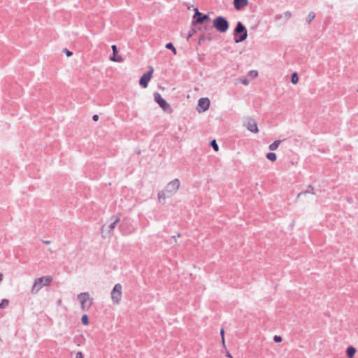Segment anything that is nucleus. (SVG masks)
<instances>
[{"label": "nucleus", "mask_w": 358, "mask_h": 358, "mask_svg": "<svg viewBox=\"0 0 358 358\" xmlns=\"http://www.w3.org/2000/svg\"><path fill=\"white\" fill-rule=\"evenodd\" d=\"M308 193H312V194H314V192H310L309 190H306L304 192H302L299 194H298V197H299L302 194H308Z\"/></svg>", "instance_id": "obj_34"}, {"label": "nucleus", "mask_w": 358, "mask_h": 358, "mask_svg": "<svg viewBox=\"0 0 358 358\" xmlns=\"http://www.w3.org/2000/svg\"><path fill=\"white\" fill-rule=\"evenodd\" d=\"M234 40L238 43L244 41L248 38V31L242 22H238L234 30Z\"/></svg>", "instance_id": "obj_3"}, {"label": "nucleus", "mask_w": 358, "mask_h": 358, "mask_svg": "<svg viewBox=\"0 0 358 358\" xmlns=\"http://www.w3.org/2000/svg\"><path fill=\"white\" fill-rule=\"evenodd\" d=\"M280 143H281V141H280V140H276V141H275L273 143H271V144L269 145V147H268V148H269V149H270L271 150H276V149L278 148V146H279V145L280 144Z\"/></svg>", "instance_id": "obj_16"}, {"label": "nucleus", "mask_w": 358, "mask_h": 358, "mask_svg": "<svg viewBox=\"0 0 358 358\" xmlns=\"http://www.w3.org/2000/svg\"><path fill=\"white\" fill-rule=\"evenodd\" d=\"M266 158L270 161L274 162L276 160V155L274 152H268L266 154Z\"/></svg>", "instance_id": "obj_19"}, {"label": "nucleus", "mask_w": 358, "mask_h": 358, "mask_svg": "<svg viewBox=\"0 0 358 358\" xmlns=\"http://www.w3.org/2000/svg\"><path fill=\"white\" fill-rule=\"evenodd\" d=\"M154 69L153 68H150V69L145 73L139 80V85L143 88H146L148 85V83L150 80Z\"/></svg>", "instance_id": "obj_8"}, {"label": "nucleus", "mask_w": 358, "mask_h": 358, "mask_svg": "<svg viewBox=\"0 0 358 358\" xmlns=\"http://www.w3.org/2000/svg\"><path fill=\"white\" fill-rule=\"evenodd\" d=\"M241 82L244 85H248L249 84V80L246 78H241Z\"/></svg>", "instance_id": "obj_30"}, {"label": "nucleus", "mask_w": 358, "mask_h": 358, "mask_svg": "<svg viewBox=\"0 0 358 358\" xmlns=\"http://www.w3.org/2000/svg\"><path fill=\"white\" fill-rule=\"evenodd\" d=\"M92 120H93L94 121H97V120H99V115H94L92 116Z\"/></svg>", "instance_id": "obj_37"}, {"label": "nucleus", "mask_w": 358, "mask_h": 358, "mask_svg": "<svg viewBox=\"0 0 358 358\" xmlns=\"http://www.w3.org/2000/svg\"><path fill=\"white\" fill-rule=\"evenodd\" d=\"M355 352H356V350L354 347L349 346L347 348L346 354L349 358H352L355 355Z\"/></svg>", "instance_id": "obj_15"}, {"label": "nucleus", "mask_w": 358, "mask_h": 358, "mask_svg": "<svg viewBox=\"0 0 358 358\" xmlns=\"http://www.w3.org/2000/svg\"><path fill=\"white\" fill-rule=\"evenodd\" d=\"M167 49L171 50L174 55L177 54L176 49L174 48L172 43H169L166 45Z\"/></svg>", "instance_id": "obj_21"}, {"label": "nucleus", "mask_w": 358, "mask_h": 358, "mask_svg": "<svg viewBox=\"0 0 358 358\" xmlns=\"http://www.w3.org/2000/svg\"><path fill=\"white\" fill-rule=\"evenodd\" d=\"M213 26L217 31L225 33L229 29V23L225 17L217 16L213 20Z\"/></svg>", "instance_id": "obj_4"}, {"label": "nucleus", "mask_w": 358, "mask_h": 358, "mask_svg": "<svg viewBox=\"0 0 358 358\" xmlns=\"http://www.w3.org/2000/svg\"><path fill=\"white\" fill-rule=\"evenodd\" d=\"M292 16V14L289 11H286L283 14H278L275 16V20L276 21L284 19L285 21L288 20Z\"/></svg>", "instance_id": "obj_14"}, {"label": "nucleus", "mask_w": 358, "mask_h": 358, "mask_svg": "<svg viewBox=\"0 0 358 358\" xmlns=\"http://www.w3.org/2000/svg\"><path fill=\"white\" fill-rule=\"evenodd\" d=\"M227 356L228 357H230V358H231V357H231V354H230V353H229V352H227Z\"/></svg>", "instance_id": "obj_39"}, {"label": "nucleus", "mask_w": 358, "mask_h": 358, "mask_svg": "<svg viewBox=\"0 0 358 358\" xmlns=\"http://www.w3.org/2000/svg\"><path fill=\"white\" fill-rule=\"evenodd\" d=\"M220 334H221V336H222V343L224 344V329H221Z\"/></svg>", "instance_id": "obj_33"}, {"label": "nucleus", "mask_w": 358, "mask_h": 358, "mask_svg": "<svg viewBox=\"0 0 358 358\" xmlns=\"http://www.w3.org/2000/svg\"><path fill=\"white\" fill-rule=\"evenodd\" d=\"M113 52L114 54H116L117 52V46L115 45H113L111 47Z\"/></svg>", "instance_id": "obj_35"}, {"label": "nucleus", "mask_w": 358, "mask_h": 358, "mask_svg": "<svg viewBox=\"0 0 358 358\" xmlns=\"http://www.w3.org/2000/svg\"><path fill=\"white\" fill-rule=\"evenodd\" d=\"M247 129L253 133H257L259 129L256 122L253 120H249L246 124Z\"/></svg>", "instance_id": "obj_13"}, {"label": "nucleus", "mask_w": 358, "mask_h": 358, "mask_svg": "<svg viewBox=\"0 0 358 358\" xmlns=\"http://www.w3.org/2000/svg\"><path fill=\"white\" fill-rule=\"evenodd\" d=\"M122 298V285L120 284H116L112 292L111 299L114 303L119 304Z\"/></svg>", "instance_id": "obj_6"}, {"label": "nucleus", "mask_w": 358, "mask_h": 358, "mask_svg": "<svg viewBox=\"0 0 358 358\" xmlns=\"http://www.w3.org/2000/svg\"><path fill=\"white\" fill-rule=\"evenodd\" d=\"M76 358H84L82 352H78L76 353Z\"/></svg>", "instance_id": "obj_32"}, {"label": "nucleus", "mask_w": 358, "mask_h": 358, "mask_svg": "<svg viewBox=\"0 0 358 358\" xmlns=\"http://www.w3.org/2000/svg\"><path fill=\"white\" fill-rule=\"evenodd\" d=\"M196 31L194 29H192L191 30H189V34H188V36H187V40L191 38L194 34H195Z\"/></svg>", "instance_id": "obj_28"}, {"label": "nucleus", "mask_w": 358, "mask_h": 358, "mask_svg": "<svg viewBox=\"0 0 358 358\" xmlns=\"http://www.w3.org/2000/svg\"><path fill=\"white\" fill-rule=\"evenodd\" d=\"M291 80L293 84H296L299 81L297 73L294 72L292 74Z\"/></svg>", "instance_id": "obj_20"}, {"label": "nucleus", "mask_w": 358, "mask_h": 358, "mask_svg": "<svg viewBox=\"0 0 358 358\" xmlns=\"http://www.w3.org/2000/svg\"><path fill=\"white\" fill-rule=\"evenodd\" d=\"M63 51L65 52V54L66 55L67 57H70L72 55V52L71 51H69L68 49L66 48H64L63 50Z\"/></svg>", "instance_id": "obj_31"}, {"label": "nucleus", "mask_w": 358, "mask_h": 358, "mask_svg": "<svg viewBox=\"0 0 358 358\" xmlns=\"http://www.w3.org/2000/svg\"><path fill=\"white\" fill-rule=\"evenodd\" d=\"M315 17V14L313 11H311L308 13L306 17V22L310 24Z\"/></svg>", "instance_id": "obj_18"}, {"label": "nucleus", "mask_w": 358, "mask_h": 358, "mask_svg": "<svg viewBox=\"0 0 358 358\" xmlns=\"http://www.w3.org/2000/svg\"><path fill=\"white\" fill-rule=\"evenodd\" d=\"M119 227L123 235H129L133 232L132 230H126L124 229V224L123 223H122Z\"/></svg>", "instance_id": "obj_17"}, {"label": "nucleus", "mask_w": 358, "mask_h": 358, "mask_svg": "<svg viewBox=\"0 0 358 358\" xmlns=\"http://www.w3.org/2000/svg\"><path fill=\"white\" fill-rule=\"evenodd\" d=\"M154 99L164 110H166L169 108V103L162 97L159 93H154Z\"/></svg>", "instance_id": "obj_10"}, {"label": "nucleus", "mask_w": 358, "mask_h": 358, "mask_svg": "<svg viewBox=\"0 0 358 358\" xmlns=\"http://www.w3.org/2000/svg\"><path fill=\"white\" fill-rule=\"evenodd\" d=\"M52 281V277L50 275L36 278L31 289V294H36L43 287L48 286Z\"/></svg>", "instance_id": "obj_2"}, {"label": "nucleus", "mask_w": 358, "mask_h": 358, "mask_svg": "<svg viewBox=\"0 0 358 358\" xmlns=\"http://www.w3.org/2000/svg\"><path fill=\"white\" fill-rule=\"evenodd\" d=\"M44 243L48 245V244L50 243V241H44Z\"/></svg>", "instance_id": "obj_38"}, {"label": "nucleus", "mask_w": 358, "mask_h": 358, "mask_svg": "<svg viewBox=\"0 0 358 358\" xmlns=\"http://www.w3.org/2000/svg\"><path fill=\"white\" fill-rule=\"evenodd\" d=\"M210 145L212 146V148L214 149L215 151H218L219 150V146L216 142L215 140H213L211 142H210Z\"/></svg>", "instance_id": "obj_23"}, {"label": "nucleus", "mask_w": 358, "mask_h": 358, "mask_svg": "<svg viewBox=\"0 0 358 358\" xmlns=\"http://www.w3.org/2000/svg\"><path fill=\"white\" fill-rule=\"evenodd\" d=\"M198 106L201 108V110H199V112H204L209 108L210 100L208 98H201L198 101Z\"/></svg>", "instance_id": "obj_11"}, {"label": "nucleus", "mask_w": 358, "mask_h": 358, "mask_svg": "<svg viewBox=\"0 0 358 358\" xmlns=\"http://www.w3.org/2000/svg\"><path fill=\"white\" fill-rule=\"evenodd\" d=\"M308 188L313 189V187L311 185H309Z\"/></svg>", "instance_id": "obj_41"}, {"label": "nucleus", "mask_w": 358, "mask_h": 358, "mask_svg": "<svg viewBox=\"0 0 358 358\" xmlns=\"http://www.w3.org/2000/svg\"><path fill=\"white\" fill-rule=\"evenodd\" d=\"M77 299L80 303V308L83 311H87L93 303V299L90 297L88 292L79 294L77 296Z\"/></svg>", "instance_id": "obj_5"}, {"label": "nucleus", "mask_w": 358, "mask_h": 358, "mask_svg": "<svg viewBox=\"0 0 358 358\" xmlns=\"http://www.w3.org/2000/svg\"><path fill=\"white\" fill-rule=\"evenodd\" d=\"M172 238L176 241V236H172Z\"/></svg>", "instance_id": "obj_40"}, {"label": "nucleus", "mask_w": 358, "mask_h": 358, "mask_svg": "<svg viewBox=\"0 0 358 358\" xmlns=\"http://www.w3.org/2000/svg\"><path fill=\"white\" fill-rule=\"evenodd\" d=\"M248 0H234V8L238 10L248 6Z\"/></svg>", "instance_id": "obj_12"}, {"label": "nucleus", "mask_w": 358, "mask_h": 358, "mask_svg": "<svg viewBox=\"0 0 358 358\" xmlns=\"http://www.w3.org/2000/svg\"><path fill=\"white\" fill-rule=\"evenodd\" d=\"M211 27H210L209 26H204L203 27V31H208V30H211Z\"/></svg>", "instance_id": "obj_36"}, {"label": "nucleus", "mask_w": 358, "mask_h": 358, "mask_svg": "<svg viewBox=\"0 0 358 358\" xmlns=\"http://www.w3.org/2000/svg\"><path fill=\"white\" fill-rule=\"evenodd\" d=\"M357 92H358V90H357Z\"/></svg>", "instance_id": "obj_43"}, {"label": "nucleus", "mask_w": 358, "mask_h": 358, "mask_svg": "<svg viewBox=\"0 0 358 358\" xmlns=\"http://www.w3.org/2000/svg\"><path fill=\"white\" fill-rule=\"evenodd\" d=\"M81 322L84 325H87L89 324V318L87 315H83L81 317Z\"/></svg>", "instance_id": "obj_22"}, {"label": "nucleus", "mask_w": 358, "mask_h": 358, "mask_svg": "<svg viewBox=\"0 0 358 358\" xmlns=\"http://www.w3.org/2000/svg\"><path fill=\"white\" fill-rule=\"evenodd\" d=\"M207 38L203 34L199 38V43L201 44L203 41H204ZM208 39L211 40V38H208Z\"/></svg>", "instance_id": "obj_27"}, {"label": "nucleus", "mask_w": 358, "mask_h": 358, "mask_svg": "<svg viewBox=\"0 0 358 358\" xmlns=\"http://www.w3.org/2000/svg\"><path fill=\"white\" fill-rule=\"evenodd\" d=\"M8 304V300L7 299H3L1 302L0 303V308H6Z\"/></svg>", "instance_id": "obj_25"}, {"label": "nucleus", "mask_w": 358, "mask_h": 358, "mask_svg": "<svg viewBox=\"0 0 358 358\" xmlns=\"http://www.w3.org/2000/svg\"><path fill=\"white\" fill-rule=\"evenodd\" d=\"M180 185V180L177 178L169 182L165 187L164 190L160 191L158 193V199L160 202L164 203L166 197H171L175 194Z\"/></svg>", "instance_id": "obj_1"}, {"label": "nucleus", "mask_w": 358, "mask_h": 358, "mask_svg": "<svg viewBox=\"0 0 358 358\" xmlns=\"http://www.w3.org/2000/svg\"><path fill=\"white\" fill-rule=\"evenodd\" d=\"M273 341L276 343H279L282 341V338L280 336H275L273 337Z\"/></svg>", "instance_id": "obj_29"}, {"label": "nucleus", "mask_w": 358, "mask_h": 358, "mask_svg": "<svg viewBox=\"0 0 358 358\" xmlns=\"http://www.w3.org/2000/svg\"><path fill=\"white\" fill-rule=\"evenodd\" d=\"M180 234H178L177 235V237H180Z\"/></svg>", "instance_id": "obj_42"}, {"label": "nucleus", "mask_w": 358, "mask_h": 358, "mask_svg": "<svg viewBox=\"0 0 358 358\" xmlns=\"http://www.w3.org/2000/svg\"><path fill=\"white\" fill-rule=\"evenodd\" d=\"M249 75L252 78H256L258 76V72L257 71L252 70L249 72Z\"/></svg>", "instance_id": "obj_26"}, {"label": "nucleus", "mask_w": 358, "mask_h": 358, "mask_svg": "<svg viewBox=\"0 0 358 358\" xmlns=\"http://www.w3.org/2000/svg\"><path fill=\"white\" fill-rule=\"evenodd\" d=\"M113 220L108 225L103 224L102 227V233L104 232V231H107L108 233L111 232L115 227L117 223L120 221V217L119 216L117 217H113L111 218Z\"/></svg>", "instance_id": "obj_9"}, {"label": "nucleus", "mask_w": 358, "mask_h": 358, "mask_svg": "<svg viewBox=\"0 0 358 358\" xmlns=\"http://www.w3.org/2000/svg\"><path fill=\"white\" fill-rule=\"evenodd\" d=\"M194 10L195 13L193 16L194 20L192 21L193 26H195L198 24H203L206 20L210 19L208 15L201 13L197 8H195Z\"/></svg>", "instance_id": "obj_7"}, {"label": "nucleus", "mask_w": 358, "mask_h": 358, "mask_svg": "<svg viewBox=\"0 0 358 358\" xmlns=\"http://www.w3.org/2000/svg\"><path fill=\"white\" fill-rule=\"evenodd\" d=\"M231 358H233V357H231Z\"/></svg>", "instance_id": "obj_44"}, {"label": "nucleus", "mask_w": 358, "mask_h": 358, "mask_svg": "<svg viewBox=\"0 0 358 358\" xmlns=\"http://www.w3.org/2000/svg\"><path fill=\"white\" fill-rule=\"evenodd\" d=\"M110 59L114 62H122V58L120 57H116L114 53L113 56H110Z\"/></svg>", "instance_id": "obj_24"}]
</instances>
